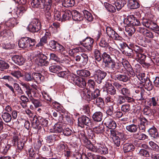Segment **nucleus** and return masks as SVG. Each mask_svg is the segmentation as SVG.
Wrapping results in <instances>:
<instances>
[{
    "label": "nucleus",
    "mask_w": 159,
    "mask_h": 159,
    "mask_svg": "<svg viewBox=\"0 0 159 159\" xmlns=\"http://www.w3.org/2000/svg\"><path fill=\"white\" fill-rule=\"evenodd\" d=\"M102 114L101 112L97 111L93 114L92 117L94 121L99 122L102 120Z\"/></svg>",
    "instance_id": "obj_28"
},
{
    "label": "nucleus",
    "mask_w": 159,
    "mask_h": 159,
    "mask_svg": "<svg viewBox=\"0 0 159 159\" xmlns=\"http://www.w3.org/2000/svg\"><path fill=\"white\" fill-rule=\"evenodd\" d=\"M95 104L98 107L102 108L103 107L104 105V102L103 99L100 97L96 98Z\"/></svg>",
    "instance_id": "obj_49"
},
{
    "label": "nucleus",
    "mask_w": 159,
    "mask_h": 159,
    "mask_svg": "<svg viewBox=\"0 0 159 159\" xmlns=\"http://www.w3.org/2000/svg\"><path fill=\"white\" fill-rule=\"evenodd\" d=\"M27 9L23 6L17 8L16 11V14L18 17H20L26 11Z\"/></svg>",
    "instance_id": "obj_43"
},
{
    "label": "nucleus",
    "mask_w": 159,
    "mask_h": 159,
    "mask_svg": "<svg viewBox=\"0 0 159 159\" xmlns=\"http://www.w3.org/2000/svg\"><path fill=\"white\" fill-rule=\"evenodd\" d=\"M16 24V20L14 18H10L5 22V25L9 27L12 28Z\"/></svg>",
    "instance_id": "obj_33"
},
{
    "label": "nucleus",
    "mask_w": 159,
    "mask_h": 159,
    "mask_svg": "<svg viewBox=\"0 0 159 159\" xmlns=\"http://www.w3.org/2000/svg\"><path fill=\"white\" fill-rule=\"evenodd\" d=\"M148 131L151 137L154 139H157L159 137L158 132L155 127H152L148 129Z\"/></svg>",
    "instance_id": "obj_24"
},
{
    "label": "nucleus",
    "mask_w": 159,
    "mask_h": 159,
    "mask_svg": "<svg viewBox=\"0 0 159 159\" xmlns=\"http://www.w3.org/2000/svg\"><path fill=\"white\" fill-rule=\"evenodd\" d=\"M20 99L21 101L20 104L23 108H26L27 107V103L29 101L28 98L25 96L23 95L21 96Z\"/></svg>",
    "instance_id": "obj_38"
},
{
    "label": "nucleus",
    "mask_w": 159,
    "mask_h": 159,
    "mask_svg": "<svg viewBox=\"0 0 159 159\" xmlns=\"http://www.w3.org/2000/svg\"><path fill=\"white\" fill-rule=\"evenodd\" d=\"M94 132L97 134H101L104 132V128L102 125L95 127L93 128Z\"/></svg>",
    "instance_id": "obj_52"
},
{
    "label": "nucleus",
    "mask_w": 159,
    "mask_h": 159,
    "mask_svg": "<svg viewBox=\"0 0 159 159\" xmlns=\"http://www.w3.org/2000/svg\"><path fill=\"white\" fill-rule=\"evenodd\" d=\"M109 49L110 53L111 55H114L116 59L119 60L118 57L120 56V53L119 51L111 48V47H109Z\"/></svg>",
    "instance_id": "obj_32"
},
{
    "label": "nucleus",
    "mask_w": 159,
    "mask_h": 159,
    "mask_svg": "<svg viewBox=\"0 0 159 159\" xmlns=\"http://www.w3.org/2000/svg\"><path fill=\"white\" fill-rule=\"evenodd\" d=\"M82 12L84 17L86 19L89 21H91L93 20V16L89 12L84 10L82 11Z\"/></svg>",
    "instance_id": "obj_44"
},
{
    "label": "nucleus",
    "mask_w": 159,
    "mask_h": 159,
    "mask_svg": "<svg viewBox=\"0 0 159 159\" xmlns=\"http://www.w3.org/2000/svg\"><path fill=\"white\" fill-rule=\"evenodd\" d=\"M35 41L34 39L28 37L21 38L19 41L18 44L21 48H31L35 45Z\"/></svg>",
    "instance_id": "obj_3"
},
{
    "label": "nucleus",
    "mask_w": 159,
    "mask_h": 159,
    "mask_svg": "<svg viewBox=\"0 0 159 159\" xmlns=\"http://www.w3.org/2000/svg\"><path fill=\"white\" fill-rule=\"evenodd\" d=\"M29 30L33 33L38 31L41 28V25L39 20L36 19L33 20L28 25Z\"/></svg>",
    "instance_id": "obj_7"
},
{
    "label": "nucleus",
    "mask_w": 159,
    "mask_h": 159,
    "mask_svg": "<svg viewBox=\"0 0 159 159\" xmlns=\"http://www.w3.org/2000/svg\"><path fill=\"white\" fill-rule=\"evenodd\" d=\"M100 94V91L99 89H96L93 92L89 93L88 94L89 98L94 99L97 98Z\"/></svg>",
    "instance_id": "obj_40"
},
{
    "label": "nucleus",
    "mask_w": 159,
    "mask_h": 159,
    "mask_svg": "<svg viewBox=\"0 0 159 159\" xmlns=\"http://www.w3.org/2000/svg\"><path fill=\"white\" fill-rule=\"evenodd\" d=\"M33 57L36 64L38 66H47L49 64V62L47 61V56L40 52L35 53Z\"/></svg>",
    "instance_id": "obj_2"
},
{
    "label": "nucleus",
    "mask_w": 159,
    "mask_h": 159,
    "mask_svg": "<svg viewBox=\"0 0 159 159\" xmlns=\"http://www.w3.org/2000/svg\"><path fill=\"white\" fill-rule=\"evenodd\" d=\"M134 136L136 139L140 140H144L148 138L146 135L140 132L135 134Z\"/></svg>",
    "instance_id": "obj_41"
},
{
    "label": "nucleus",
    "mask_w": 159,
    "mask_h": 159,
    "mask_svg": "<svg viewBox=\"0 0 159 159\" xmlns=\"http://www.w3.org/2000/svg\"><path fill=\"white\" fill-rule=\"evenodd\" d=\"M20 84L26 89L25 92L28 97H31L32 95L35 96L37 87L36 85L33 84L31 85L32 87L35 89H32L28 84L26 83L22 82Z\"/></svg>",
    "instance_id": "obj_8"
},
{
    "label": "nucleus",
    "mask_w": 159,
    "mask_h": 159,
    "mask_svg": "<svg viewBox=\"0 0 159 159\" xmlns=\"http://www.w3.org/2000/svg\"><path fill=\"white\" fill-rule=\"evenodd\" d=\"M62 67L58 65H53L49 67V71L52 73H57V72L61 70Z\"/></svg>",
    "instance_id": "obj_37"
},
{
    "label": "nucleus",
    "mask_w": 159,
    "mask_h": 159,
    "mask_svg": "<svg viewBox=\"0 0 159 159\" xmlns=\"http://www.w3.org/2000/svg\"><path fill=\"white\" fill-rule=\"evenodd\" d=\"M13 34L11 31L10 30H5L1 31L0 33V39L4 40L7 39L9 37L12 36Z\"/></svg>",
    "instance_id": "obj_17"
},
{
    "label": "nucleus",
    "mask_w": 159,
    "mask_h": 159,
    "mask_svg": "<svg viewBox=\"0 0 159 159\" xmlns=\"http://www.w3.org/2000/svg\"><path fill=\"white\" fill-rule=\"evenodd\" d=\"M119 91L120 94L123 95L124 96L130 95V91L129 89L127 88H123Z\"/></svg>",
    "instance_id": "obj_47"
},
{
    "label": "nucleus",
    "mask_w": 159,
    "mask_h": 159,
    "mask_svg": "<svg viewBox=\"0 0 159 159\" xmlns=\"http://www.w3.org/2000/svg\"><path fill=\"white\" fill-rule=\"evenodd\" d=\"M71 12L72 17L74 20L77 21H81L83 20L84 17L83 15L78 11L74 10Z\"/></svg>",
    "instance_id": "obj_19"
},
{
    "label": "nucleus",
    "mask_w": 159,
    "mask_h": 159,
    "mask_svg": "<svg viewBox=\"0 0 159 159\" xmlns=\"http://www.w3.org/2000/svg\"><path fill=\"white\" fill-rule=\"evenodd\" d=\"M102 58L103 62L104 65L107 64L113 59H112L110 56L106 52H104L102 54Z\"/></svg>",
    "instance_id": "obj_31"
},
{
    "label": "nucleus",
    "mask_w": 159,
    "mask_h": 159,
    "mask_svg": "<svg viewBox=\"0 0 159 159\" xmlns=\"http://www.w3.org/2000/svg\"><path fill=\"white\" fill-rule=\"evenodd\" d=\"M102 145L100 143H95L93 144L90 141H88L85 144V147L92 152L98 153Z\"/></svg>",
    "instance_id": "obj_10"
},
{
    "label": "nucleus",
    "mask_w": 159,
    "mask_h": 159,
    "mask_svg": "<svg viewBox=\"0 0 159 159\" xmlns=\"http://www.w3.org/2000/svg\"><path fill=\"white\" fill-rule=\"evenodd\" d=\"M91 72L93 73L94 75L95 79L97 83L100 84L102 82L107 75V73L101 70L99 67L93 65V68L90 69Z\"/></svg>",
    "instance_id": "obj_1"
},
{
    "label": "nucleus",
    "mask_w": 159,
    "mask_h": 159,
    "mask_svg": "<svg viewBox=\"0 0 159 159\" xmlns=\"http://www.w3.org/2000/svg\"><path fill=\"white\" fill-rule=\"evenodd\" d=\"M60 119H58L60 122L57 123L55 124L52 129H51L50 130V132H53L54 133H60L62 131L63 129V126L62 123L61 122L62 118H60Z\"/></svg>",
    "instance_id": "obj_14"
},
{
    "label": "nucleus",
    "mask_w": 159,
    "mask_h": 159,
    "mask_svg": "<svg viewBox=\"0 0 159 159\" xmlns=\"http://www.w3.org/2000/svg\"><path fill=\"white\" fill-rule=\"evenodd\" d=\"M104 87L107 91V93L111 95H114L116 94V91L115 88L112 85L110 82H106Z\"/></svg>",
    "instance_id": "obj_12"
},
{
    "label": "nucleus",
    "mask_w": 159,
    "mask_h": 159,
    "mask_svg": "<svg viewBox=\"0 0 159 159\" xmlns=\"http://www.w3.org/2000/svg\"><path fill=\"white\" fill-rule=\"evenodd\" d=\"M134 146L130 143H126L124 144L123 146L124 151L125 152L133 151L134 149Z\"/></svg>",
    "instance_id": "obj_29"
},
{
    "label": "nucleus",
    "mask_w": 159,
    "mask_h": 159,
    "mask_svg": "<svg viewBox=\"0 0 159 159\" xmlns=\"http://www.w3.org/2000/svg\"><path fill=\"white\" fill-rule=\"evenodd\" d=\"M12 60L16 64L19 65H22L25 62V59L21 56L14 55L12 57Z\"/></svg>",
    "instance_id": "obj_15"
},
{
    "label": "nucleus",
    "mask_w": 159,
    "mask_h": 159,
    "mask_svg": "<svg viewBox=\"0 0 159 159\" xmlns=\"http://www.w3.org/2000/svg\"><path fill=\"white\" fill-rule=\"evenodd\" d=\"M40 117L38 118L36 116H34L33 118L32 125L34 128L36 129L39 128L40 124Z\"/></svg>",
    "instance_id": "obj_26"
},
{
    "label": "nucleus",
    "mask_w": 159,
    "mask_h": 159,
    "mask_svg": "<svg viewBox=\"0 0 159 159\" xmlns=\"http://www.w3.org/2000/svg\"><path fill=\"white\" fill-rule=\"evenodd\" d=\"M106 8L110 12H114L116 11V9L115 7L112 5L106 3L105 4Z\"/></svg>",
    "instance_id": "obj_54"
},
{
    "label": "nucleus",
    "mask_w": 159,
    "mask_h": 159,
    "mask_svg": "<svg viewBox=\"0 0 159 159\" xmlns=\"http://www.w3.org/2000/svg\"><path fill=\"white\" fill-rule=\"evenodd\" d=\"M94 42L93 39L90 37H87L80 42L81 44L89 51L92 50Z\"/></svg>",
    "instance_id": "obj_9"
},
{
    "label": "nucleus",
    "mask_w": 159,
    "mask_h": 159,
    "mask_svg": "<svg viewBox=\"0 0 159 159\" xmlns=\"http://www.w3.org/2000/svg\"><path fill=\"white\" fill-rule=\"evenodd\" d=\"M108 42L109 40L107 38L102 37L99 43V45L101 47L105 48H108L109 49V47L111 46L109 45Z\"/></svg>",
    "instance_id": "obj_21"
},
{
    "label": "nucleus",
    "mask_w": 159,
    "mask_h": 159,
    "mask_svg": "<svg viewBox=\"0 0 159 159\" xmlns=\"http://www.w3.org/2000/svg\"><path fill=\"white\" fill-rule=\"evenodd\" d=\"M157 101L158 98H157L153 97L149 99L148 102L150 106H156L157 104Z\"/></svg>",
    "instance_id": "obj_53"
},
{
    "label": "nucleus",
    "mask_w": 159,
    "mask_h": 159,
    "mask_svg": "<svg viewBox=\"0 0 159 159\" xmlns=\"http://www.w3.org/2000/svg\"><path fill=\"white\" fill-rule=\"evenodd\" d=\"M139 154L140 156L146 157H149V152L147 150L143 149H141L140 150L139 152Z\"/></svg>",
    "instance_id": "obj_60"
},
{
    "label": "nucleus",
    "mask_w": 159,
    "mask_h": 159,
    "mask_svg": "<svg viewBox=\"0 0 159 159\" xmlns=\"http://www.w3.org/2000/svg\"><path fill=\"white\" fill-rule=\"evenodd\" d=\"M104 65L108 72L109 73H112V74L116 73V71L120 68L119 64L118 63H116L114 60L109 62Z\"/></svg>",
    "instance_id": "obj_4"
},
{
    "label": "nucleus",
    "mask_w": 159,
    "mask_h": 159,
    "mask_svg": "<svg viewBox=\"0 0 159 159\" xmlns=\"http://www.w3.org/2000/svg\"><path fill=\"white\" fill-rule=\"evenodd\" d=\"M0 147L3 152H6L10 148V145L7 144L2 143L0 144Z\"/></svg>",
    "instance_id": "obj_61"
},
{
    "label": "nucleus",
    "mask_w": 159,
    "mask_h": 159,
    "mask_svg": "<svg viewBox=\"0 0 159 159\" xmlns=\"http://www.w3.org/2000/svg\"><path fill=\"white\" fill-rule=\"evenodd\" d=\"M43 3L42 0H32L31 4L32 7L34 8H38Z\"/></svg>",
    "instance_id": "obj_46"
},
{
    "label": "nucleus",
    "mask_w": 159,
    "mask_h": 159,
    "mask_svg": "<svg viewBox=\"0 0 159 159\" xmlns=\"http://www.w3.org/2000/svg\"><path fill=\"white\" fill-rule=\"evenodd\" d=\"M69 80H71L72 82L81 88L84 87L86 84L85 80L82 78L74 74H72L69 76Z\"/></svg>",
    "instance_id": "obj_5"
},
{
    "label": "nucleus",
    "mask_w": 159,
    "mask_h": 159,
    "mask_svg": "<svg viewBox=\"0 0 159 159\" xmlns=\"http://www.w3.org/2000/svg\"><path fill=\"white\" fill-rule=\"evenodd\" d=\"M2 117L3 120L6 122H10L11 119V115L8 113L4 112L2 115Z\"/></svg>",
    "instance_id": "obj_45"
},
{
    "label": "nucleus",
    "mask_w": 159,
    "mask_h": 159,
    "mask_svg": "<svg viewBox=\"0 0 159 159\" xmlns=\"http://www.w3.org/2000/svg\"><path fill=\"white\" fill-rule=\"evenodd\" d=\"M8 64L5 61L0 60V70H2L9 67Z\"/></svg>",
    "instance_id": "obj_62"
},
{
    "label": "nucleus",
    "mask_w": 159,
    "mask_h": 159,
    "mask_svg": "<svg viewBox=\"0 0 159 159\" xmlns=\"http://www.w3.org/2000/svg\"><path fill=\"white\" fill-rule=\"evenodd\" d=\"M126 3L125 0H116L114 4L118 11L120 10Z\"/></svg>",
    "instance_id": "obj_27"
},
{
    "label": "nucleus",
    "mask_w": 159,
    "mask_h": 159,
    "mask_svg": "<svg viewBox=\"0 0 159 159\" xmlns=\"http://www.w3.org/2000/svg\"><path fill=\"white\" fill-rule=\"evenodd\" d=\"M104 122L105 124L107 127L109 129H114L116 127V122L109 117H107L105 118Z\"/></svg>",
    "instance_id": "obj_13"
},
{
    "label": "nucleus",
    "mask_w": 159,
    "mask_h": 159,
    "mask_svg": "<svg viewBox=\"0 0 159 159\" xmlns=\"http://www.w3.org/2000/svg\"><path fill=\"white\" fill-rule=\"evenodd\" d=\"M53 106L59 111H62L63 107L58 102H53L52 103Z\"/></svg>",
    "instance_id": "obj_59"
},
{
    "label": "nucleus",
    "mask_w": 159,
    "mask_h": 159,
    "mask_svg": "<svg viewBox=\"0 0 159 159\" xmlns=\"http://www.w3.org/2000/svg\"><path fill=\"white\" fill-rule=\"evenodd\" d=\"M149 28L155 33L159 31V26L156 23L153 21Z\"/></svg>",
    "instance_id": "obj_63"
},
{
    "label": "nucleus",
    "mask_w": 159,
    "mask_h": 159,
    "mask_svg": "<svg viewBox=\"0 0 159 159\" xmlns=\"http://www.w3.org/2000/svg\"><path fill=\"white\" fill-rule=\"evenodd\" d=\"M128 20L133 25L138 26L140 24V22L138 20L135 19L133 16H130L128 17Z\"/></svg>",
    "instance_id": "obj_39"
},
{
    "label": "nucleus",
    "mask_w": 159,
    "mask_h": 159,
    "mask_svg": "<svg viewBox=\"0 0 159 159\" xmlns=\"http://www.w3.org/2000/svg\"><path fill=\"white\" fill-rule=\"evenodd\" d=\"M51 34L48 32H46L44 36L41 39L39 42L36 45V46H42L44 44L47 42V40L50 39Z\"/></svg>",
    "instance_id": "obj_18"
},
{
    "label": "nucleus",
    "mask_w": 159,
    "mask_h": 159,
    "mask_svg": "<svg viewBox=\"0 0 159 159\" xmlns=\"http://www.w3.org/2000/svg\"><path fill=\"white\" fill-rule=\"evenodd\" d=\"M72 74H70L69 71L66 70L59 72L57 75L59 77L63 78H67L69 80V76Z\"/></svg>",
    "instance_id": "obj_36"
},
{
    "label": "nucleus",
    "mask_w": 159,
    "mask_h": 159,
    "mask_svg": "<svg viewBox=\"0 0 159 159\" xmlns=\"http://www.w3.org/2000/svg\"><path fill=\"white\" fill-rule=\"evenodd\" d=\"M24 80L27 82L33 81V73H25L23 75Z\"/></svg>",
    "instance_id": "obj_42"
},
{
    "label": "nucleus",
    "mask_w": 159,
    "mask_h": 159,
    "mask_svg": "<svg viewBox=\"0 0 159 159\" xmlns=\"http://www.w3.org/2000/svg\"><path fill=\"white\" fill-rule=\"evenodd\" d=\"M129 46L133 49V51L134 50L136 52L137 55L143 52V48L141 47L132 43H130Z\"/></svg>",
    "instance_id": "obj_22"
},
{
    "label": "nucleus",
    "mask_w": 159,
    "mask_h": 159,
    "mask_svg": "<svg viewBox=\"0 0 159 159\" xmlns=\"http://www.w3.org/2000/svg\"><path fill=\"white\" fill-rule=\"evenodd\" d=\"M58 137L57 135L52 134L47 136L46 137V140L47 142L50 143L57 139V138Z\"/></svg>",
    "instance_id": "obj_56"
},
{
    "label": "nucleus",
    "mask_w": 159,
    "mask_h": 159,
    "mask_svg": "<svg viewBox=\"0 0 159 159\" xmlns=\"http://www.w3.org/2000/svg\"><path fill=\"white\" fill-rule=\"evenodd\" d=\"M137 30L140 33L148 38H152L153 37V34L152 32L142 27H139Z\"/></svg>",
    "instance_id": "obj_16"
},
{
    "label": "nucleus",
    "mask_w": 159,
    "mask_h": 159,
    "mask_svg": "<svg viewBox=\"0 0 159 159\" xmlns=\"http://www.w3.org/2000/svg\"><path fill=\"white\" fill-rule=\"evenodd\" d=\"M152 22L151 20L143 18L142 20L141 23L143 26L147 28H150Z\"/></svg>",
    "instance_id": "obj_51"
},
{
    "label": "nucleus",
    "mask_w": 159,
    "mask_h": 159,
    "mask_svg": "<svg viewBox=\"0 0 159 159\" xmlns=\"http://www.w3.org/2000/svg\"><path fill=\"white\" fill-rule=\"evenodd\" d=\"M138 128V126L134 124L129 125L126 127V130L131 133L136 132L137 131Z\"/></svg>",
    "instance_id": "obj_23"
},
{
    "label": "nucleus",
    "mask_w": 159,
    "mask_h": 159,
    "mask_svg": "<svg viewBox=\"0 0 159 159\" xmlns=\"http://www.w3.org/2000/svg\"><path fill=\"white\" fill-rule=\"evenodd\" d=\"M62 21L69 20L71 17L72 12L70 11L66 10L64 12H62Z\"/></svg>",
    "instance_id": "obj_25"
},
{
    "label": "nucleus",
    "mask_w": 159,
    "mask_h": 159,
    "mask_svg": "<svg viewBox=\"0 0 159 159\" xmlns=\"http://www.w3.org/2000/svg\"><path fill=\"white\" fill-rule=\"evenodd\" d=\"M77 73L79 76L84 77H89L90 76L91 74L89 71L85 70H77Z\"/></svg>",
    "instance_id": "obj_30"
},
{
    "label": "nucleus",
    "mask_w": 159,
    "mask_h": 159,
    "mask_svg": "<svg viewBox=\"0 0 159 159\" xmlns=\"http://www.w3.org/2000/svg\"><path fill=\"white\" fill-rule=\"evenodd\" d=\"M33 81H34L38 83H39L43 81L44 77L39 73L33 72Z\"/></svg>",
    "instance_id": "obj_20"
},
{
    "label": "nucleus",
    "mask_w": 159,
    "mask_h": 159,
    "mask_svg": "<svg viewBox=\"0 0 159 159\" xmlns=\"http://www.w3.org/2000/svg\"><path fill=\"white\" fill-rule=\"evenodd\" d=\"M36 94V93L35 94ZM36 95L33 96L31 97H29L30 101L34 105V107L37 108L41 107L42 105V104L41 102L38 99H34L33 97H35Z\"/></svg>",
    "instance_id": "obj_34"
},
{
    "label": "nucleus",
    "mask_w": 159,
    "mask_h": 159,
    "mask_svg": "<svg viewBox=\"0 0 159 159\" xmlns=\"http://www.w3.org/2000/svg\"><path fill=\"white\" fill-rule=\"evenodd\" d=\"M78 125L81 128H84V125L89 127H93L91 120L85 116H82L78 118Z\"/></svg>",
    "instance_id": "obj_6"
},
{
    "label": "nucleus",
    "mask_w": 159,
    "mask_h": 159,
    "mask_svg": "<svg viewBox=\"0 0 159 159\" xmlns=\"http://www.w3.org/2000/svg\"><path fill=\"white\" fill-rule=\"evenodd\" d=\"M149 144L153 150L156 151H159V146L153 142L152 141H150L149 142Z\"/></svg>",
    "instance_id": "obj_64"
},
{
    "label": "nucleus",
    "mask_w": 159,
    "mask_h": 159,
    "mask_svg": "<svg viewBox=\"0 0 159 159\" xmlns=\"http://www.w3.org/2000/svg\"><path fill=\"white\" fill-rule=\"evenodd\" d=\"M111 78L115 80H119L123 82H126L129 80V77L125 74L116 75V73L112 74Z\"/></svg>",
    "instance_id": "obj_11"
},
{
    "label": "nucleus",
    "mask_w": 159,
    "mask_h": 159,
    "mask_svg": "<svg viewBox=\"0 0 159 159\" xmlns=\"http://www.w3.org/2000/svg\"><path fill=\"white\" fill-rule=\"evenodd\" d=\"M137 56L138 59L140 61V63L141 64H144L146 57V56L142 53L137 55Z\"/></svg>",
    "instance_id": "obj_57"
},
{
    "label": "nucleus",
    "mask_w": 159,
    "mask_h": 159,
    "mask_svg": "<svg viewBox=\"0 0 159 159\" xmlns=\"http://www.w3.org/2000/svg\"><path fill=\"white\" fill-rule=\"evenodd\" d=\"M61 15H62L61 12H59V11H57L56 9H55L54 16L55 19L61 21H62V17H61Z\"/></svg>",
    "instance_id": "obj_50"
},
{
    "label": "nucleus",
    "mask_w": 159,
    "mask_h": 159,
    "mask_svg": "<svg viewBox=\"0 0 159 159\" xmlns=\"http://www.w3.org/2000/svg\"><path fill=\"white\" fill-rule=\"evenodd\" d=\"M88 59L89 57L87 54L84 53L81 54V62L83 65L87 64Z\"/></svg>",
    "instance_id": "obj_48"
},
{
    "label": "nucleus",
    "mask_w": 159,
    "mask_h": 159,
    "mask_svg": "<svg viewBox=\"0 0 159 159\" xmlns=\"http://www.w3.org/2000/svg\"><path fill=\"white\" fill-rule=\"evenodd\" d=\"M128 5L130 7L131 9H135L138 8L139 7L138 2L134 0H129Z\"/></svg>",
    "instance_id": "obj_35"
},
{
    "label": "nucleus",
    "mask_w": 159,
    "mask_h": 159,
    "mask_svg": "<svg viewBox=\"0 0 159 159\" xmlns=\"http://www.w3.org/2000/svg\"><path fill=\"white\" fill-rule=\"evenodd\" d=\"M125 31L129 35L131 36L134 33L135 30L133 27L128 26L125 27Z\"/></svg>",
    "instance_id": "obj_55"
},
{
    "label": "nucleus",
    "mask_w": 159,
    "mask_h": 159,
    "mask_svg": "<svg viewBox=\"0 0 159 159\" xmlns=\"http://www.w3.org/2000/svg\"><path fill=\"white\" fill-rule=\"evenodd\" d=\"M121 110L124 112H129L130 110V105L127 103L123 105L121 107Z\"/></svg>",
    "instance_id": "obj_58"
}]
</instances>
